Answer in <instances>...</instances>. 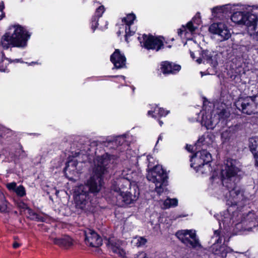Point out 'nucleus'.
Instances as JSON below:
<instances>
[{
  "label": "nucleus",
  "mask_w": 258,
  "mask_h": 258,
  "mask_svg": "<svg viewBox=\"0 0 258 258\" xmlns=\"http://www.w3.org/2000/svg\"><path fill=\"white\" fill-rule=\"evenodd\" d=\"M239 163L236 160L228 159L221 171L222 185L215 189L218 198L225 200L226 205L230 207L239 204L242 198V194L236 185L239 180Z\"/></svg>",
  "instance_id": "obj_2"
},
{
  "label": "nucleus",
  "mask_w": 258,
  "mask_h": 258,
  "mask_svg": "<svg viewBox=\"0 0 258 258\" xmlns=\"http://www.w3.org/2000/svg\"><path fill=\"white\" fill-rule=\"evenodd\" d=\"M186 149L189 152H191L193 150V147L191 145H187L186 146Z\"/></svg>",
  "instance_id": "obj_47"
},
{
  "label": "nucleus",
  "mask_w": 258,
  "mask_h": 258,
  "mask_svg": "<svg viewBox=\"0 0 258 258\" xmlns=\"http://www.w3.org/2000/svg\"><path fill=\"white\" fill-rule=\"evenodd\" d=\"M134 258H149L147 256V254L143 251L139 252L134 255Z\"/></svg>",
  "instance_id": "obj_42"
},
{
  "label": "nucleus",
  "mask_w": 258,
  "mask_h": 258,
  "mask_svg": "<svg viewBox=\"0 0 258 258\" xmlns=\"http://www.w3.org/2000/svg\"><path fill=\"white\" fill-rule=\"evenodd\" d=\"M217 246V245L215 244H214L213 249Z\"/></svg>",
  "instance_id": "obj_58"
},
{
  "label": "nucleus",
  "mask_w": 258,
  "mask_h": 258,
  "mask_svg": "<svg viewBox=\"0 0 258 258\" xmlns=\"http://www.w3.org/2000/svg\"><path fill=\"white\" fill-rule=\"evenodd\" d=\"M125 141V138L124 136H120L116 138L113 141H110L108 142L109 144H111L112 145H122L123 142Z\"/></svg>",
  "instance_id": "obj_35"
},
{
  "label": "nucleus",
  "mask_w": 258,
  "mask_h": 258,
  "mask_svg": "<svg viewBox=\"0 0 258 258\" xmlns=\"http://www.w3.org/2000/svg\"><path fill=\"white\" fill-rule=\"evenodd\" d=\"M201 19L199 15H196L191 21L188 22L186 26H182V28L178 31V35L182 37L183 34L188 39H190V35H193L196 33L198 26L201 23Z\"/></svg>",
  "instance_id": "obj_12"
},
{
  "label": "nucleus",
  "mask_w": 258,
  "mask_h": 258,
  "mask_svg": "<svg viewBox=\"0 0 258 258\" xmlns=\"http://www.w3.org/2000/svg\"><path fill=\"white\" fill-rule=\"evenodd\" d=\"M214 252L215 254L219 255L223 258H232L234 257L232 249L225 246H220L219 250H216Z\"/></svg>",
  "instance_id": "obj_23"
},
{
  "label": "nucleus",
  "mask_w": 258,
  "mask_h": 258,
  "mask_svg": "<svg viewBox=\"0 0 258 258\" xmlns=\"http://www.w3.org/2000/svg\"><path fill=\"white\" fill-rule=\"evenodd\" d=\"M27 154L23 150L21 146H19L18 148L15 152V153L11 152L9 153V157L11 158V161L17 163L20 159L26 158Z\"/></svg>",
  "instance_id": "obj_21"
},
{
  "label": "nucleus",
  "mask_w": 258,
  "mask_h": 258,
  "mask_svg": "<svg viewBox=\"0 0 258 258\" xmlns=\"http://www.w3.org/2000/svg\"><path fill=\"white\" fill-rule=\"evenodd\" d=\"M178 204L176 199L167 198L164 202V205L166 208H173L175 207Z\"/></svg>",
  "instance_id": "obj_31"
},
{
  "label": "nucleus",
  "mask_w": 258,
  "mask_h": 258,
  "mask_svg": "<svg viewBox=\"0 0 258 258\" xmlns=\"http://www.w3.org/2000/svg\"><path fill=\"white\" fill-rule=\"evenodd\" d=\"M249 147L254 158L258 156V137H254L249 139Z\"/></svg>",
  "instance_id": "obj_28"
},
{
  "label": "nucleus",
  "mask_w": 258,
  "mask_h": 258,
  "mask_svg": "<svg viewBox=\"0 0 258 258\" xmlns=\"http://www.w3.org/2000/svg\"><path fill=\"white\" fill-rule=\"evenodd\" d=\"M229 116V113L222 109L220 112L213 110L212 112H203L201 123L207 130H213L218 123L225 124V119Z\"/></svg>",
  "instance_id": "obj_6"
},
{
  "label": "nucleus",
  "mask_w": 258,
  "mask_h": 258,
  "mask_svg": "<svg viewBox=\"0 0 258 258\" xmlns=\"http://www.w3.org/2000/svg\"><path fill=\"white\" fill-rule=\"evenodd\" d=\"M166 43H167V42H165V38L162 37V47H164V46H166V47H171L170 45H166Z\"/></svg>",
  "instance_id": "obj_45"
},
{
  "label": "nucleus",
  "mask_w": 258,
  "mask_h": 258,
  "mask_svg": "<svg viewBox=\"0 0 258 258\" xmlns=\"http://www.w3.org/2000/svg\"><path fill=\"white\" fill-rule=\"evenodd\" d=\"M27 217L31 220L38 221H44L45 219L35 211H28Z\"/></svg>",
  "instance_id": "obj_30"
},
{
  "label": "nucleus",
  "mask_w": 258,
  "mask_h": 258,
  "mask_svg": "<svg viewBox=\"0 0 258 258\" xmlns=\"http://www.w3.org/2000/svg\"><path fill=\"white\" fill-rule=\"evenodd\" d=\"M110 60L116 69L123 68L125 65L126 58L119 49H116L110 56Z\"/></svg>",
  "instance_id": "obj_18"
},
{
  "label": "nucleus",
  "mask_w": 258,
  "mask_h": 258,
  "mask_svg": "<svg viewBox=\"0 0 258 258\" xmlns=\"http://www.w3.org/2000/svg\"><path fill=\"white\" fill-rule=\"evenodd\" d=\"M7 188L11 190L15 191V189L17 187V184L15 182L9 183L7 185Z\"/></svg>",
  "instance_id": "obj_40"
},
{
  "label": "nucleus",
  "mask_w": 258,
  "mask_h": 258,
  "mask_svg": "<svg viewBox=\"0 0 258 258\" xmlns=\"http://www.w3.org/2000/svg\"><path fill=\"white\" fill-rule=\"evenodd\" d=\"M176 236L185 245L193 248L201 247V244L194 229H184L176 232Z\"/></svg>",
  "instance_id": "obj_7"
},
{
  "label": "nucleus",
  "mask_w": 258,
  "mask_h": 258,
  "mask_svg": "<svg viewBox=\"0 0 258 258\" xmlns=\"http://www.w3.org/2000/svg\"><path fill=\"white\" fill-rule=\"evenodd\" d=\"M201 74L202 75V76H203V73L202 72H201Z\"/></svg>",
  "instance_id": "obj_61"
},
{
  "label": "nucleus",
  "mask_w": 258,
  "mask_h": 258,
  "mask_svg": "<svg viewBox=\"0 0 258 258\" xmlns=\"http://www.w3.org/2000/svg\"><path fill=\"white\" fill-rule=\"evenodd\" d=\"M148 180L153 182L155 185V190L160 195L161 192V173L158 167H155L149 171L147 175Z\"/></svg>",
  "instance_id": "obj_15"
},
{
  "label": "nucleus",
  "mask_w": 258,
  "mask_h": 258,
  "mask_svg": "<svg viewBox=\"0 0 258 258\" xmlns=\"http://www.w3.org/2000/svg\"><path fill=\"white\" fill-rule=\"evenodd\" d=\"M98 19L96 17H92L91 20V29L94 32L97 28L98 23Z\"/></svg>",
  "instance_id": "obj_38"
},
{
  "label": "nucleus",
  "mask_w": 258,
  "mask_h": 258,
  "mask_svg": "<svg viewBox=\"0 0 258 258\" xmlns=\"http://www.w3.org/2000/svg\"><path fill=\"white\" fill-rule=\"evenodd\" d=\"M106 25H107V23H106V25H105V28H107V27H106Z\"/></svg>",
  "instance_id": "obj_62"
},
{
  "label": "nucleus",
  "mask_w": 258,
  "mask_h": 258,
  "mask_svg": "<svg viewBox=\"0 0 258 258\" xmlns=\"http://www.w3.org/2000/svg\"><path fill=\"white\" fill-rule=\"evenodd\" d=\"M15 192L18 196L21 197H22L26 195L25 188L22 185H19V186H17Z\"/></svg>",
  "instance_id": "obj_37"
},
{
  "label": "nucleus",
  "mask_w": 258,
  "mask_h": 258,
  "mask_svg": "<svg viewBox=\"0 0 258 258\" xmlns=\"http://www.w3.org/2000/svg\"><path fill=\"white\" fill-rule=\"evenodd\" d=\"M49 238L53 243L64 249H68L74 245V239L68 235L58 237L55 232H52L49 236Z\"/></svg>",
  "instance_id": "obj_13"
},
{
  "label": "nucleus",
  "mask_w": 258,
  "mask_h": 258,
  "mask_svg": "<svg viewBox=\"0 0 258 258\" xmlns=\"http://www.w3.org/2000/svg\"><path fill=\"white\" fill-rule=\"evenodd\" d=\"M161 66H158L153 72L154 76L157 77H160L161 75Z\"/></svg>",
  "instance_id": "obj_41"
},
{
  "label": "nucleus",
  "mask_w": 258,
  "mask_h": 258,
  "mask_svg": "<svg viewBox=\"0 0 258 258\" xmlns=\"http://www.w3.org/2000/svg\"><path fill=\"white\" fill-rule=\"evenodd\" d=\"M21 245V244L19 243H18L17 242H14L13 244V247L14 248H18Z\"/></svg>",
  "instance_id": "obj_46"
},
{
  "label": "nucleus",
  "mask_w": 258,
  "mask_h": 258,
  "mask_svg": "<svg viewBox=\"0 0 258 258\" xmlns=\"http://www.w3.org/2000/svg\"><path fill=\"white\" fill-rule=\"evenodd\" d=\"M219 233H220V232L218 231H215V235H216L217 236H219Z\"/></svg>",
  "instance_id": "obj_54"
},
{
  "label": "nucleus",
  "mask_w": 258,
  "mask_h": 258,
  "mask_svg": "<svg viewBox=\"0 0 258 258\" xmlns=\"http://www.w3.org/2000/svg\"><path fill=\"white\" fill-rule=\"evenodd\" d=\"M138 39L142 47L147 49H152L158 51L161 46L160 36L157 37L149 34H144L138 37Z\"/></svg>",
  "instance_id": "obj_11"
},
{
  "label": "nucleus",
  "mask_w": 258,
  "mask_h": 258,
  "mask_svg": "<svg viewBox=\"0 0 258 258\" xmlns=\"http://www.w3.org/2000/svg\"><path fill=\"white\" fill-rule=\"evenodd\" d=\"M86 244L90 246L98 247L102 244V238L93 230L87 229L84 231Z\"/></svg>",
  "instance_id": "obj_14"
},
{
  "label": "nucleus",
  "mask_w": 258,
  "mask_h": 258,
  "mask_svg": "<svg viewBox=\"0 0 258 258\" xmlns=\"http://www.w3.org/2000/svg\"><path fill=\"white\" fill-rule=\"evenodd\" d=\"M149 156H147V160H149Z\"/></svg>",
  "instance_id": "obj_60"
},
{
  "label": "nucleus",
  "mask_w": 258,
  "mask_h": 258,
  "mask_svg": "<svg viewBox=\"0 0 258 258\" xmlns=\"http://www.w3.org/2000/svg\"><path fill=\"white\" fill-rule=\"evenodd\" d=\"M110 77L116 78L118 79L117 82L121 83L122 81H125V77L124 76H111Z\"/></svg>",
  "instance_id": "obj_43"
},
{
  "label": "nucleus",
  "mask_w": 258,
  "mask_h": 258,
  "mask_svg": "<svg viewBox=\"0 0 258 258\" xmlns=\"http://www.w3.org/2000/svg\"><path fill=\"white\" fill-rule=\"evenodd\" d=\"M228 6L216 7L212 9V15L215 18H222L228 12Z\"/></svg>",
  "instance_id": "obj_24"
},
{
  "label": "nucleus",
  "mask_w": 258,
  "mask_h": 258,
  "mask_svg": "<svg viewBox=\"0 0 258 258\" xmlns=\"http://www.w3.org/2000/svg\"><path fill=\"white\" fill-rule=\"evenodd\" d=\"M77 165L78 162L76 159L70 160L67 162L64 169L66 175L68 174V172L74 175L78 174L79 173V170L77 168Z\"/></svg>",
  "instance_id": "obj_22"
},
{
  "label": "nucleus",
  "mask_w": 258,
  "mask_h": 258,
  "mask_svg": "<svg viewBox=\"0 0 258 258\" xmlns=\"http://www.w3.org/2000/svg\"><path fill=\"white\" fill-rule=\"evenodd\" d=\"M161 136L160 135V136L158 137V140H157V143H156V145H155V148H157V145H158V143H159V141L160 139H161Z\"/></svg>",
  "instance_id": "obj_51"
},
{
  "label": "nucleus",
  "mask_w": 258,
  "mask_h": 258,
  "mask_svg": "<svg viewBox=\"0 0 258 258\" xmlns=\"http://www.w3.org/2000/svg\"><path fill=\"white\" fill-rule=\"evenodd\" d=\"M214 136L212 134L208 133L207 134L201 137L195 145L196 146H198L202 144L210 146L214 142Z\"/></svg>",
  "instance_id": "obj_25"
},
{
  "label": "nucleus",
  "mask_w": 258,
  "mask_h": 258,
  "mask_svg": "<svg viewBox=\"0 0 258 258\" xmlns=\"http://www.w3.org/2000/svg\"><path fill=\"white\" fill-rule=\"evenodd\" d=\"M134 169L126 168L122 170L119 179L114 181L111 189L115 193L117 202L120 205H128L137 200L136 196H132L125 189L130 188L132 183L136 181V173Z\"/></svg>",
  "instance_id": "obj_3"
},
{
  "label": "nucleus",
  "mask_w": 258,
  "mask_h": 258,
  "mask_svg": "<svg viewBox=\"0 0 258 258\" xmlns=\"http://www.w3.org/2000/svg\"><path fill=\"white\" fill-rule=\"evenodd\" d=\"M212 156L210 153L205 150L197 152L190 159V166L197 171H200L204 165L210 170V166L208 163L211 162Z\"/></svg>",
  "instance_id": "obj_9"
},
{
  "label": "nucleus",
  "mask_w": 258,
  "mask_h": 258,
  "mask_svg": "<svg viewBox=\"0 0 258 258\" xmlns=\"http://www.w3.org/2000/svg\"><path fill=\"white\" fill-rule=\"evenodd\" d=\"M14 62H22V61H21V59H15V60H14Z\"/></svg>",
  "instance_id": "obj_55"
},
{
  "label": "nucleus",
  "mask_w": 258,
  "mask_h": 258,
  "mask_svg": "<svg viewBox=\"0 0 258 258\" xmlns=\"http://www.w3.org/2000/svg\"><path fill=\"white\" fill-rule=\"evenodd\" d=\"M254 50H255V52L257 54H258V47L256 46H254Z\"/></svg>",
  "instance_id": "obj_53"
},
{
  "label": "nucleus",
  "mask_w": 258,
  "mask_h": 258,
  "mask_svg": "<svg viewBox=\"0 0 258 258\" xmlns=\"http://www.w3.org/2000/svg\"><path fill=\"white\" fill-rule=\"evenodd\" d=\"M100 29H103V28L101 26Z\"/></svg>",
  "instance_id": "obj_63"
},
{
  "label": "nucleus",
  "mask_w": 258,
  "mask_h": 258,
  "mask_svg": "<svg viewBox=\"0 0 258 258\" xmlns=\"http://www.w3.org/2000/svg\"><path fill=\"white\" fill-rule=\"evenodd\" d=\"M106 244L114 253L121 257L125 255L123 243L121 241L114 238H111L108 239Z\"/></svg>",
  "instance_id": "obj_16"
},
{
  "label": "nucleus",
  "mask_w": 258,
  "mask_h": 258,
  "mask_svg": "<svg viewBox=\"0 0 258 258\" xmlns=\"http://www.w3.org/2000/svg\"><path fill=\"white\" fill-rule=\"evenodd\" d=\"M115 160V156L108 153L97 156L94 158L92 176L86 184L79 185L74 189V198L77 209L84 210L85 208L89 192L96 194L101 190L103 185L102 175L107 172L110 165L114 163Z\"/></svg>",
  "instance_id": "obj_1"
},
{
  "label": "nucleus",
  "mask_w": 258,
  "mask_h": 258,
  "mask_svg": "<svg viewBox=\"0 0 258 258\" xmlns=\"http://www.w3.org/2000/svg\"><path fill=\"white\" fill-rule=\"evenodd\" d=\"M242 222L247 226V230H251L252 228L258 226V213L254 211H249L246 217H243Z\"/></svg>",
  "instance_id": "obj_17"
},
{
  "label": "nucleus",
  "mask_w": 258,
  "mask_h": 258,
  "mask_svg": "<svg viewBox=\"0 0 258 258\" xmlns=\"http://www.w3.org/2000/svg\"><path fill=\"white\" fill-rule=\"evenodd\" d=\"M248 6L241 5L233 13L231 16L232 22L238 24H243L246 26L249 34H252L255 29L257 17L256 15L247 12Z\"/></svg>",
  "instance_id": "obj_5"
},
{
  "label": "nucleus",
  "mask_w": 258,
  "mask_h": 258,
  "mask_svg": "<svg viewBox=\"0 0 258 258\" xmlns=\"http://www.w3.org/2000/svg\"><path fill=\"white\" fill-rule=\"evenodd\" d=\"M30 36L29 32L21 26L12 25L1 37L0 44L6 49L10 47L25 48Z\"/></svg>",
  "instance_id": "obj_4"
},
{
  "label": "nucleus",
  "mask_w": 258,
  "mask_h": 258,
  "mask_svg": "<svg viewBox=\"0 0 258 258\" xmlns=\"http://www.w3.org/2000/svg\"><path fill=\"white\" fill-rule=\"evenodd\" d=\"M136 15L133 13L128 14L122 19V24L120 25L117 34L120 36L124 33L125 41L128 42V37L133 36L137 29L134 26V22L136 20Z\"/></svg>",
  "instance_id": "obj_8"
},
{
  "label": "nucleus",
  "mask_w": 258,
  "mask_h": 258,
  "mask_svg": "<svg viewBox=\"0 0 258 258\" xmlns=\"http://www.w3.org/2000/svg\"><path fill=\"white\" fill-rule=\"evenodd\" d=\"M138 163V157L136 156H132L131 157L130 160V163L131 164V167L133 168L134 166H136V164Z\"/></svg>",
  "instance_id": "obj_39"
},
{
  "label": "nucleus",
  "mask_w": 258,
  "mask_h": 258,
  "mask_svg": "<svg viewBox=\"0 0 258 258\" xmlns=\"http://www.w3.org/2000/svg\"><path fill=\"white\" fill-rule=\"evenodd\" d=\"M23 209H24V210H29V209L28 208H27V207H24V208H23Z\"/></svg>",
  "instance_id": "obj_56"
},
{
  "label": "nucleus",
  "mask_w": 258,
  "mask_h": 258,
  "mask_svg": "<svg viewBox=\"0 0 258 258\" xmlns=\"http://www.w3.org/2000/svg\"><path fill=\"white\" fill-rule=\"evenodd\" d=\"M171 40H172V41H173V40H174V39H173V38H172Z\"/></svg>",
  "instance_id": "obj_64"
},
{
  "label": "nucleus",
  "mask_w": 258,
  "mask_h": 258,
  "mask_svg": "<svg viewBox=\"0 0 258 258\" xmlns=\"http://www.w3.org/2000/svg\"><path fill=\"white\" fill-rule=\"evenodd\" d=\"M212 179H213V180H216V179H217L215 177H212Z\"/></svg>",
  "instance_id": "obj_59"
},
{
  "label": "nucleus",
  "mask_w": 258,
  "mask_h": 258,
  "mask_svg": "<svg viewBox=\"0 0 258 258\" xmlns=\"http://www.w3.org/2000/svg\"><path fill=\"white\" fill-rule=\"evenodd\" d=\"M196 61L198 63L206 61L214 67L217 65V61L213 58V56L211 55V52L208 50L203 51L201 56L198 58Z\"/></svg>",
  "instance_id": "obj_20"
},
{
  "label": "nucleus",
  "mask_w": 258,
  "mask_h": 258,
  "mask_svg": "<svg viewBox=\"0 0 258 258\" xmlns=\"http://www.w3.org/2000/svg\"><path fill=\"white\" fill-rule=\"evenodd\" d=\"M161 112V108L158 105H155L151 110L148 111V115L156 119L160 125H161V121H160Z\"/></svg>",
  "instance_id": "obj_27"
},
{
  "label": "nucleus",
  "mask_w": 258,
  "mask_h": 258,
  "mask_svg": "<svg viewBox=\"0 0 258 258\" xmlns=\"http://www.w3.org/2000/svg\"><path fill=\"white\" fill-rule=\"evenodd\" d=\"M233 136V132L229 128L226 129L221 134V140L223 143H226L230 141Z\"/></svg>",
  "instance_id": "obj_29"
},
{
  "label": "nucleus",
  "mask_w": 258,
  "mask_h": 258,
  "mask_svg": "<svg viewBox=\"0 0 258 258\" xmlns=\"http://www.w3.org/2000/svg\"><path fill=\"white\" fill-rule=\"evenodd\" d=\"M255 166L258 168V156L255 158Z\"/></svg>",
  "instance_id": "obj_50"
},
{
  "label": "nucleus",
  "mask_w": 258,
  "mask_h": 258,
  "mask_svg": "<svg viewBox=\"0 0 258 258\" xmlns=\"http://www.w3.org/2000/svg\"><path fill=\"white\" fill-rule=\"evenodd\" d=\"M209 32L215 35L220 41L228 40L231 37V33L225 24L223 22L214 23L209 28Z\"/></svg>",
  "instance_id": "obj_10"
},
{
  "label": "nucleus",
  "mask_w": 258,
  "mask_h": 258,
  "mask_svg": "<svg viewBox=\"0 0 258 258\" xmlns=\"http://www.w3.org/2000/svg\"><path fill=\"white\" fill-rule=\"evenodd\" d=\"M169 172V170L167 171L166 169L162 168V186L168 185V179L169 178L168 174Z\"/></svg>",
  "instance_id": "obj_34"
},
{
  "label": "nucleus",
  "mask_w": 258,
  "mask_h": 258,
  "mask_svg": "<svg viewBox=\"0 0 258 258\" xmlns=\"http://www.w3.org/2000/svg\"><path fill=\"white\" fill-rule=\"evenodd\" d=\"M169 112V111H168V110L165 111L164 110H163L162 109V116H166V115H167L168 114Z\"/></svg>",
  "instance_id": "obj_48"
},
{
  "label": "nucleus",
  "mask_w": 258,
  "mask_h": 258,
  "mask_svg": "<svg viewBox=\"0 0 258 258\" xmlns=\"http://www.w3.org/2000/svg\"><path fill=\"white\" fill-rule=\"evenodd\" d=\"M190 56H191V57L193 59H195V56H194V52H192L190 51Z\"/></svg>",
  "instance_id": "obj_52"
},
{
  "label": "nucleus",
  "mask_w": 258,
  "mask_h": 258,
  "mask_svg": "<svg viewBox=\"0 0 258 258\" xmlns=\"http://www.w3.org/2000/svg\"><path fill=\"white\" fill-rule=\"evenodd\" d=\"M114 215H115V216L116 217H117V215H118V213H117L116 212H115Z\"/></svg>",
  "instance_id": "obj_57"
},
{
  "label": "nucleus",
  "mask_w": 258,
  "mask_h": 258,
  "mask_svg": "<svg viewBox=\"0 0 258 258\" xmlns=\"http://www.w3.org/2000/svg\"><path fill=\"white\" fill-rule=\"evenodd\" d=\"M3 7L0 5V20L2 19V16L3 15Z\"/></svg>",
  "instance_id": "obj_49"
},
{
  "label": "nucleus",
  "mask_w": 258,
  "mask_h": 258,
  "mask_svg": "<svg viewBox=\"0 0 258 258\" xmlns=\"http://www.w3.org/2000/svg\"><path fill=\"white\" fill-rule=\"evenodd\" d=\"M257 23L256 24V27L255 29L253 31L252 34H249L250 35H253V37L255 39H256L257 41H258V30L257 31H255L257 29Z\"/></svg>",
  "instance_id": "obj_44"
},
{
  "label": "nucleus",
  "mask_w": 258,
  "mask_h": 258,
  "mask_svg": "<svg viewBox=\"0 0 258 258\" xmlns=\"http://www.w3.org/2000/svg\"><path fill=\"white\" fill-rule=\"evenodd\" d=\"M0 210H6L9 209L8 206V203L6 200L3 194L0 191Z\"/></svg>",
  "instance_id": "obj_32"
},
{
  "label": "nucleus",
  "mask_w": 258,
  "mask_h": 258,
  "mask_svg": "<svg viewBox=\"0 0 258 258\" xmlns=\"http://www.w3.org/2000/svg\"><path fill=\"white\" fill-rule=\"evenodd\" d=\"M181 70V66L168 61L162 62V73L164 74H176Z\"/></svg>",
  "instance_id": "obj_19"
},
{
  "label": "nucleus",
  "mask_w": 258,
  "mask_h": 258,
  "mask_svg": "<svg viewBox=\"0 0 258 258\" xmlns=\"http://www.w3.org/2000/svg\"><path fill=\"white\" fill-rule=\"evenodd\" d=\"M105 11V8L103 5L99 6L95 12L94 16H93V17H96L98 19H99V18L101 17L103 14L104 13Z\"/></svg>",
  "instance_id": "obj_33"
},
{
  "label": "nucleus",
  "mask_w": 258,
  "mask_h": 258,
  "mask_svg": "<svg viewBox=\"0 0 258 258\" xmlns=\"http://www.w3.org/2000/svg\"><path fill=\"white\" fill-rule=\"evenodd\" d=\"M135 243L138 247H140L144 245L146 242L147 240L143 237H136L134 240Z\"/></svg>",
  "instance_id": "obj_36"
},
{
  "label": "nucleus",
  "mask_w": 258,
  "mask_h": 258,
  "mask_svg": "<svg viewBox=\"0 0 258 258\" xmlns=\"http://www.w3.org/2000/svg\"><path fill=\"white\" fill-rule=\"evenodd\" d=\"M213 214L214 217L219 221H222L224 223L227 222L228 220H230L229 211H218V212L211 213Z\"/></svg>",
  "instance_id": "obj_26"
}]
</instances>
